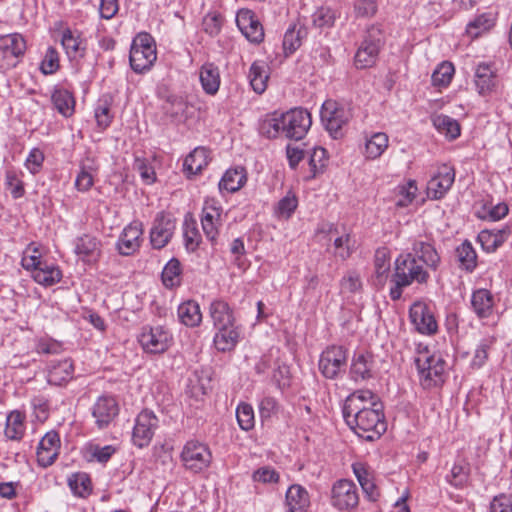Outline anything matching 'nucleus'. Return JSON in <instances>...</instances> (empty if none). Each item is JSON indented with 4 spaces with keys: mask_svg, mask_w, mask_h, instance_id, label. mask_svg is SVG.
Instances as JSON below:
<instances>
[{
    "mask_svg": "<svg viewBox=\"0 0 512 512\" xmlns=\"http://www.w3.org/2000/svg\"><path fill=\"white\" fill-rule=\"evenodd\" d=\"M311 124V114L306 109L294 108L265 121L262 130L268 138L283 136L298 141L305 137Z\"/></svg>",
    "mask_w": 512,
    "mask_h": 512,
    "instance_id": "1",
    "label": "nucleus"
},
{
    "mask_svg": "<svg viewBox=\"0 0 512 512\" xmlns=\"http://www.w3.org/2000/svg\"><path fill=\"white\" fill-rule=\"evenodd\" d=\"M429 277L428 271L413 256L406 253L399 255L395 260L394 272L391 278L393 286L389 291L390 298L393 301L399 300L404 288L414 282L426 284Z\"/></svg>",
    "mask_w": 512,
    "mask_h": 512,
    "instance_id": "2",
    "label": "nucleus"
},
{
    "mask_svg": "<svg viewBox=\"0 0 512 512\" xmlns=\"http://www.w3.org/2000/svg\"><path fill=\"white\" fill-rule=\"evenodd\" d=\"M344 420L358 437L370 442L378 440L387 430L383 404Z\"/></svg>",
    "mask_w": 512,
    "mask_h": 512,
    "instance_id": "3",
    "label": "nucleus"
},
{
    "mask_svg": "<svg viewBox=\"0 0 512 512\" xmlns=\"http://www.w3.org/2000/svg\"><path fill=\"white\" fill-rule=\"evenodd\" d=\"M418 356L415 358L421 385L430 389L439 386L444 382L445 360L436 354H429L427 346L419 344L417 347Z\"/></svg>",
    "mask_w": 512,
    "mask_h": 512,
    "instance_id": "4",
    "label": "nucleus"
},
{
    "mask_svg": "<svg viewBox=\"0 0 512 512\" xmlns=\"http://www.w3.org/2000/svg\"><path fill=\"white\" fill-rule=\"evenodd\" d=\"M157 59L156 45L147 33L138 34L131 45L129 62L136 73H144L153 66Z\"/></svg>",
    "mask_w": 512,
    "mask_h": 512,
    "instance_id": "5",
    "label": "nucleus"
},
{
    "mask_svg": "<svg viewBox=\"0 0 512 512\" xmlns=\"http://www.w3.org/2000/svg\"><path fill=\"white\" fill-rule=\"evenodd\" d=\"M384 45V37L380 27L372 25L366 31L364 39L354 57L355 66L358 69L372 67L379 56L380 50Z\"/></svg>",
    "mask_w": 512,
    "mask_h": 512,
    "instance_id": "6",
    "label": "nucleus"
},
{
    "mask_svg": "<svg viewBox=\"0 0 512 512\" xmlns=\"http://www.w3.org/2000/svg\"><path fill=\"white\" fill-rule=\"evenodd\" d=\"M348 350L341 345H330L320 354L318 368L326 379H337L347 366Z\"/></svg>",
    "mask_w": 512,
    "mask_h": 512,
    "instance_id": "7",
    "label": "nucleus"
},
{
    "mask_svg": "<svg viewBox=\"0 0 512 512\" xmlns=\"http://www.w3.org/2000/svg\"><path fill=\"white\" fill-rule=\"evenodd\" d=\"M180 457L185 469L193 473L206 470L212 462L209 447L195 440H190L184 445Z\"/></svg>",
    "mask_w": 512,
    "mask_h": 512,
    "instance_id": "8",
    "label": "nucleus"
},
{
    "mask_svg": "<svg viewBox=\"0 0 512 512\" xmlns=\"http://www.w3.org/2000/svg\"><path fill=\"white\" fill-rule=\"evenodd\" d=\"M411 252L415 260L421 261L428 269L436 271L441 264V257L435 247V240L431 234H420L410 239Z\"/></svg>",
    "mask_w": 512,
    "mask_h": 512,
    "instance_id": "9",
    "label": "nucleus"
},
{
    "mask_svg": "<svg viewBox=\"0 0 512 512\" xmlns=\"http://www.w3.org/2000/svg\"><path fill=\"white\" fill-rule=\"evenodd\" d=\"M26 51V41L19 33L0 36V66L14 68Z\"/></svg>",
    "mask_w": 512,
    "mask_h": 512,
    "instance_id": "10",
    "label": "nucleus"
},
{
    "mask_svg": "<svg viewBox=\"0 0 512 512\" xmlns=\"http://www.w3.org/2000/svg\"><path fill=\"white\" fill-rule=\"evenodd\" d=\"M351 118L349 110L333 100H326L321 109V120L330 135L337 139L342 136V128Z\"/></svg>",
    "mask_w": 512,
    "mask_h": 512,
    "instance_id": "11",
    "label": "nucleus"
},
{
    "mask_svg": "<svg viewBox=\"0 0 512 512\" xmlns=\"http://www.w3.org/2000/svg\"><path fill=\"white\" fill-rule=\"evenodd\" d=\"M172 340V334L161 325L144 326L139 335V342L142 348L152 354L165 352L171 345Z\"/></svg>",
    "mask_w": 512,
    "mask_h": 512,
    "instance_id": "12",
    "label": "nucleus"
},
{
    "mask_svg": "<svg viewBox=\"0 0 512 512\" xmlns=\"http://www.w3.org/2000/svg\"><path fill=\"white\" fill-rule=\"evenodd\" d=\"M159 420L153 411L144 409L135 419L132 442L138 448L147 447L158 428Z\"/></svg>",
    "mask_w": 512,
    "mask_h": 512,
    "instance_id": "13",
    "label": "nucleus"
},
{
    "mask_svg": "<svg viewBox=\"0 0 512 512\" xmlns=\"http://www.w3.org/2000/svg\"><path fill=\"white\" fill-rule=\"evenodd\" d=\"M359 495L355 483L341 479L334 483L331 490V504L340 511H349L358 506Z\"/></svg>",
    "mask_w": 512,
    "mask_h": 512,
    "instance_id": "14",
    "label": "nucleus"
},
{
    "mask_svg": "<svg viewBox=\"0 0 512 512\" xmlns=\"http://www.w3.org/2000/svg\"><path fill=\"white\" fill-rule=\"evenodd\" d=\"M376 404H382L377 394L369 389H360L352 392L344 401L343 418L361 414L362 411L376 408Z\"/></svg>",
    "mask_w": 512,
    "mask_h": 512,
    "instance_id": "15",
    "label": "nucleus"
},
{
    "mask_svg": "<svg viewBox=\"0 0 512 512\" xmlns=\"http://www.w3.org/2000/svg\"><path fill=\"white\" fill-rule=\"evenodd\" d=\"M176 228L175 219L168 213L160 212L156 215L151 230L150 243L154 249H162L173 237Z\"/></svg>",
    "mask_w": 512,
    "mask_h": 512,
    "instance_id": "16",
    "label": "nucleus"
},
{
    "mask_svg": "<svg viewBox=\"0 0 512 512\" xmlns=\"http://www.w3.org/2000/svg\"><path fill=\"white\" fill-rule=\"evenodd\" d=\"M95 424L99 429L107 428L119 414V405L113 396L102 395L91 408Z\"/></svg>",
    "mask_w": 512,
    "mask_h": 512,
    "instance_id": "17",
    "label": "nucleus"
},
{
    "mask_svg": "<svg viewBox=\"0 0 512 512\" xmlns=\"http://www.w3.org/2000/svg\"><path fill=\"white\" fill-rule=\"evenodd\" d=\"M455 181L453 167L443 164L427 183V196L433 200L442 199Z\"/></svg>",
    "mask_w": 512,
    "mask_h": 512,
    "instance_id": "18",
    "label": "nucleus"
},
{
    "mask_svg": "<svg viewBox=\"0 0 512 512\" xmlns=\"http://www.w3.org/2000/svg\"><path fill=\"white\" fill-rule=\"evenodd\" d=\"M409 317L416 330L425 335L437 332L438 324L428 305L424 302H415L409 310Z\"/></svg>",
    "mask_w": 512,
    "mask_h": 512,
    "instance_id": "19",
    "label": "nucleus"
},
{
    "mask_svg": "<svg viewBox=\"0 0 512 512\" xmlns=\"http://www.w3.org/2000/svg\"><path fill=\"white\" fill-rule=\"evenodd\" d=\"M236 24L242 34L251 43L259 44L264 39V29L255 13L249 9H241L236 15Z\"/></svg>",
    "mask_w": 512,
    "mask_h": 512,
    "instance_id": "20",
    "label": "nucleus"
},
{
    "mask_svg": "<svg viewBox=\"0 0 512 512\" xmlns=\"http://www.w3.org/2000/svg\"><path fill=\"white\" fill-rule=\"evenodd\" d=\"M74 252L86 264H95L102 254V243L93 235L84 234L75 241Z\"/></svg>",
    "mask_w": 512,
    "mask_h": 512,
    "instance_id": "21",
    "label": "nucleus"
},
{
    "mask_svg": "<svg viewBox=\"0 0 512 512\" xmlns=\"http://www.w3.org/2000/svg\"><path fill=\"white\" fill-rule=\"evenodd\" d=\"M60 450V437L56 431L47 432L37 447V461L41 467L52 465L58 457Z\"/></svg>",
    "mask_w": 512,
    "mask_h": 512,
    "instance_id": "22",
    "label": "nucleus"
},
{
    "mask_svg": "<svg viewBox=\"0 0 512 512\" xmlns=\"http://www.w3.org/2000/svg\"><path fill=\"white\" fill-rule=\"evenodd\" d=\"M143 224L140 221H133L124 228L118 242L117 248L120 254L129 256L136 252L141 243Z\"/></svg>",
    "mask_w": 512,
    "mask_h": 512,
    "instance_id": "23",
    "label": "nucleus"
},
{
    "mask_svg": "<svg viewBox=\"0 0 512 512\" xmlns=\"http://www.w3.org/2000/svg\"><path fill=\"white\" fill-rule=\"evenodd\" d=\"M512 231L508 225L501 229H485L478 234V242L484 251L491 253L496 251L509 238Z\"/></svg>",
    "mask_w": 512,
    "mask_h": 512,
    "instance_id": "24",
    "label": "nucleus"
},
{
    "mask_svg": "<svg viewBox=\"0 0 512 512\" xmlns=\"http://www.w3.org/2000/svg\"><path fill=\"white\" fill-rule=\"evenodd\" d=\"M74 365L71 359L66 358L52 362L48 369L47 381L51 385L61 386L73 378Z\"/></svg>",
    "mask_w": 512,
    "mask_h": 512,
    "instance_id": "25",
    "label": "nucleus"
},
{
    "mask_svg": "<svg viewBox=\"0 0 512 512\" xmlns=\"http://www.w3.org/2000/svg\"><path fill=\"white\" fill-rule=\"evenodd\" d=\"M221 216V208L216 207L214 204L209 202L205 203L202 211L201 224L202 229L209 241L215 243L218 236L217 224L219 223Z\"/></svg>",
    "mask_w": 512,
    "mask_h": 512,
    "instance_id": "26",
    "label": "nucleus"
},
{
    "mask_svg": "<svg viewBox=\"0 0 512 512\" xmlns=\"http://www.w3.org/2000/svg\"><path fill=\"white\" fill-rule=\"evenodd\" d=\"M374 360L369 353H356L350 366V377L353 381H364L372 378Z\"/></svg>",
    "mask_w": 512,
    "mask_h": 512,
    "instance_id": "27",
    "label": "nucleus"
},
{
    "mask_svg": "<svg viewBox=\"0 0 512 512\" xmlns=\"http://www.w3.org/2000/svg\"><path fill=\"white\" fill-rule=\"evenodd\" d=\"M285 498L288 512H307L310 506L307 490L298 484H293L288 488Z\"/></svg>",
    "mask_w": 512,
    "mask_h": 512,
    "instance_id": "28",
    "label": "nucleus"
},
{
    "mask_svg": "<svg viewBox=\"0 0 512 512\" xmlns=\"http://www.w3.org/2000/svg\"><path fill=\"white\" fill-rule=\"evenodd\" d=\"M209 161V150L204 147H197L185 158L183 171L190 178L199 174L208 165Z\"/></svg>",
    "mask_w": 512,
    "mask_h": 512,
    "instance_id": "29",
    "label": "nucleus"
},
{
    "mask_svg": "<svg viewBox=\"0 0 512 512\" xmlns=\"http://www.w3.org/2000/svg\"><path fill=\"white\" fill-rule=\"evenodd\" d=\"M471 306L479 318H488L493 313L494 296L487 289H477L472 293Z\"/></svg>",
    "mask_w": 512,
    "mask_h": 512,
    "instance_id": "30",
    "label": "nucleus"
},
{
    "mask_svg": "<svg viewBox=\"0 0 512 512\" xmlns=\"http://www.w3.org/2000/svg\"><path fill=\"white\" fill-rule=\"evenodd\" d=\"M217 332L213 342L215 348L221 352L231 351L235 348L239 341V331L235 324L228 325L223 328H216Z\"/></svg>",
    "mask_w": 512,
    "mask_h": 512,
    "instance_id": "31",
    "label": "nucleus"
},
{
    "mask_svg": "<svg viewBox=\"0 0 512 512\" xmlns=\"http://www.w3.org/2000/svg\"><path fill=\"white\" fill-rule=\"evenodd\" d=\"M200 82L205 93L215 95L220 87L219 68L214 63H204L200 68Z\"/></svg>",
    "mask_w": 512,
    "mask_h": 512,
    "instance_id": "32",
    "label": "nucleus"
},
{
    "mask_svg": "<svg viewBox=\"0 0 512 512\" xmlns=\"http://www.w3.org/2000/svg\"><path fill=\"white\" fill-rule=\"evenodd\" d=\"M209 312L215 329L235 324L233 312L225 301H213L210 305Z\"/></svg>",
    "mask_w": 512,
    "mask_h": 512,
    "instance_id": "33",
    "label": "nucleus"
},
{
    "mask_svg": "<svg viewBox=\"0 0 512 512\" xmlns=\"http://www.w3.org/2000/svg\"><path fill=\"white\" fill-rule=\"evenodd\" d=\"M34 280L44 286H52L62 278L59 267L42 261L33 271Z\"/></svg>",
    "mask_w": 512,
    "mask_h": 512,
    "instance_id": "34",
    "label": "nucleus"
},
{
    "mask_svg": "<svg viewBox=\"0 0 512 512\" xmlns=\"http://www.w3.org/2000/svg\"><path fill=\"white\" fill-rule=\"evenodd\" d=\"M68 486L73 495L79 498H87L93 491V484L86 472L72 473L67 479Z\"/></svg>",
    "mask_w": 512,
    "mask_h": 512,
    "instance_id": "35",
    "label": "nucleus"
},
{
    "mask_svg": "<svg viewBox=\"0 0 512 512\" xmlns=\"http://www.w3.org/2000/svg\"><path fill=\"white\" fill-rule=\"evenodd\" d=\"M250 85L257 94H262L267 88L269 79L268 66L264 61H254L248 75Z\"/></svg>",
    "mask_w": 512,
    "mask_h": 512,
    "instance_id": "36",
    "label": "nucleus"
},
{
    "mask_svg": "<svg viewBox=\"0 0 512 512\" xmlns=\"http://www.w3.org/2000/svg\"><path fill=\"white\" fill-rule=\"evenodd\" d=\"M51 100L54 108L64 117H70L74 113L75 99L73 94L66 89H55Z\"/></svg>",
    "mask_w": 512,
    "mask_h": 512,
    "instance_id": "37",
    "label": "nucleus"
},
{
    "mask_svg": "<svg viewBox=\"0 0 512 512\" xmlns=\"http://www.w3.org/2000/svg\"><path fill=\"white\" fill-rule=\"evenodd\" d=\"M389 137L384 132L373 133L365 142V156L367 159L379 158L388 148Z\"/></svg>",
    "mask_w": 512,
    "mask_h": 512,
    "instance_id": "38",
    "label": "nucleus"
},
{
    "mask_svg": "<svg viewBox=\"0 0 512 512\" xmlns=\"http://www.w3.org/2000/svg\"><path fill=\"white\" fill-rule=\"evenodd\" d=\"M247 177L243 167L228 169L219 182V189L236 192L246 183Z\"/></svg>",
    "mask_w": 512,
    "mask_h": 512,
    "instance_id": "39",
    "label": "nucleus"
},
{
    "mask_svg": "<svg viewBox=\"0 0 512 512\" xmlns=\"http://www.w3.org/2000/svg\"><path fill=\"white\" fill-rule=\"evenodd\" d=\"M177 314L180 322L188 327H196L202 321L199 304L195 301H187L180 304Z\"/></svg>",
    "mask_w": 512,
    "mask_h": 512,
    "instance_id": "40",
    "label": "nucleus"
},
{
    "mask_svg": "<svg viewBox=\"0 0 512 512\" xmlns=\"http://www.w3.org/2000/svg\"><path fill=\"white\" fill-rule=\"evenodd\" d=\"M475 86L480 95H486L495 86V76L487 64H479L475 71Z\"/></svg>",
    "mask_w": 512,
    "mask_h": 512,
    "instance_id": "41",
    "label": "nucleus"
},
{
    "mask_svg": "<svg viewBox=\"0 0 512 512\" xmlns=\"http://www.w3.org/2000/svg\"><path fill=\"white\" fill-rule=\"evenodd\" d=\"M25 415L20 411L10 412L6 418L5 435L10 440H20L25 433Z\"/></svg>",
    "mask_w": 512,
    "mask_h": 512,
    "instance_id": "42",
    "label": "nucleus"
},
{
    "mask_svg": "<svg viewBox=\"0 0 512 512\" xmlns=\"http://www.w3.org/2000/svg\"><path fill=\"white\" fill-rule=\"evenodd\" d=\"M456 255L461 269L467 272H473L475 270L477 267V253L470 241L465 240L462 242L456 248Z\"/></svg>",
    "mask_w": 512,
    "mask_h": 512,
    "instance_id": "43",
    "label": "nucleus"
},
{
    "mask_svg": "<svg viewBox=\"0 0 512 512\" xmlns=\"http://www.w3.org/2000/svg\"><path fill=\"white\" fill-rule=\"evenodd\" d=\"M434 127L444 134L450 140H454L460 136V124L453 118L447 115H436L432 118Z\"/></svg>",
    "mask_w": 512,
    "mask_h": 512,
    "instance_id": "44",
    "label": "nucleus"
},
{
    "mask_svg": "<svg viewBox=\"0 0 512 512\" xmlns=\"http://www.w3.org/2000/svg\"><path fill=\"white\" fill-rule=\"evenodd\" d=\"M495 25V19L491 13H482L476 16L466 26V33L471 38H477L489 31Z\"/></svg>",
    "mask_w": 512,
    "mask_h": 512,
    "instance_id": "45",
    "label": "nucleus"
},
{
    "mask_svg": "<svg viewBox=\"0 0 512 512\" xmlns=\"http://www.w3.org/2000/svg\"><path fill=\"white\" fill-rule=\"evenodd\" d=\"M470 466L465 460L454 463L446 475V481L455 488H463L469 479Z\"/></svg>",
    "mask_w": 512,
    "mask_h": 512,
    "instance_id": "46",
    "label": "nucleus"
},
{
    "mask_svg": "<svg viewBox=\"0 0 512 512\" xmlns=\"http://www.w3.org/2000/svg\"><path fill=\"white\" fill-rule=\"evenodd\" d=\"M61 43L69 58L72 59L84 55L85 47L83 46V40L70 29H66L63 32Z\"/></svg>",
    "mask_w": 512,
    "mask_h": 512,
    "instance_id": "47",
    "label": "nucleus"
},
{
    "mask_svg": "<svg viewBox=\"0 0 512 512\" xmlns=\"http://www.w3.org/2000/svg\"><path fill=\"white\" fill-rule=\"evenodd\" d=\"M181 264L176 258L168 261L162 271V282L165 287L173 288L180 285L181 282Z\"/></svg>",
    "mask_w": 512,
    "mask_h": 512,
    "instance_id": "48",
    "label": "nucleus"
},
{
    "mask_svg": "<svg viewBox=\"0 0 512 512\" xmlns=\"http://www.w3.org/2000/svg\"><path fill=\"white\" fill-rule=\"evenodd\" d=\"M338 14L330 7L322 6L312 15V22L316 28L329 29L334 26Z\"/></svg>",
    "mask_w": 512,
    "mask_h": 512,
    "instance_id": "49",
    "label": "nucleus"
},
{
    "mask_svg": "<svg viewBox=\"0 0 512 512\" xmlns=\"http://www.w3.org/2000/svg\"><path fill=\"white\" fill-rule=\"evenodd\" d=\"M328 163L327 151L322 147H315L309 157L311 175L308 179L315 178L323 173Z\"/></svg>",
    "mask_w": 512,
    "mask_h": 512,
    "instance_id": "50",
    "label": "nucleus"
},
{
    "mask_svg": "<svg viewBox=\"0 0 512 512\" xmlns=\"http://www.w3.org/2000/svg\"><path fill=\"white\" fill-rule=\"evenodd\" d=\"M454 66L448 61L438 65L433 72L431 79L434 86H447L450 84L454 75Z\"/></svg>",
    "mask_w": 512,
    "mask_h": 512,
    "instance_id": "51",
    "label": "nucleus"
},
{
    "mask_svg": "<svg viewBox=\"0 0 512 512\" xmlns=\"http://www.w3.org/2000/svg\"><path fill=\"white\" fill-rule=\"evenodd\" d=\"M236 418L239 427L244 431L254 428L255 417L253 407L248 403H240L236 409Z\"/></svg>",
    "mask_w": 512,
    "mask_h": 512,
    "instance_id": "52",
    "label": "nucleus"
},
{
    "mask_svg": "<svg viewBox=\"0 0 512 512\" xmlns=\"http://www.w3.org/2000/svg\"><path fill=\"white\" fill-rule=\"evenodd\" d=\"M334 254L341 260H347L354 251V244L350 234H344L334 240Z\"/></svg>",
    "mask_w": 512,
    "mask_h": 512,
    "instance_id": "53",
    "label": "nucleus"
},
{
    "mask_svg": "<svg viewBox=\"0 0 512 512\" xmlns=\"http://www.w3.org/2000/svg\"><path fill=\"white\" fill-rule=\"evenodd\" d=\"M374 268L377 279L382 281L390 269V258L385 248L376 251L374 256Z\"/></svg>",
    "mask_w": 512,
    "mask_h": 512,
    "instance_id": "54",
    "label": "nucleus"
},
{
    "mask_svg": "<svg viewBox=\"0 0 512 512\" xmlns=\"http://www.w3.org/2000/svg\"><path fill=\"white\" fill-rule=\"evenodd\" d=\"M184 240L187 250L193 252L198 248L201 242V235L196 227L195 222L185 221Z\"/></svg>",
    "mask_w": 512,
    "mask_h": 512,
    "instance_id": "55",
    "label": "nucleus"
},
{
    "mask_svg": "<svg viewBox=\"0 0 512 512\" xmlns=\"http://www.w3.org/2000/svg\"><path fill=\"white\" fill-rule=\"evenodd\" d=\"M42 262L38 248L34 243H30L23 252L21 259L22 267L33 271Z\"/></svg>",
    "mask_w": 512,
    "mask_h": 512,
    "instance_id": "56",
    "label": "nucleus"
},
{
    "mask_svg": "<svg viewBox=\"0 0 512 512\" xmlns=\"http://www.w3.org/2000/svg\"><path fill=\"white\" fill-rule=\"evenodd\" d=\"M59 54L54 47H48L41 62L40 69L43 74L50 75L59 69Z\"/></svg>",
    "mask_w": 512,
    "mask_h": 512,
    "instance_id": "57",
    "label": "nucleus"
},
{
    "mask_svg": "<svg viewBox=\"0 0 512 512\" xmlns=\"http://www.w3.org/2000/svg\"><path fill=\"white\" fill-rule=\"evenodd\" d=\"M280 405L274 397L266 396L259 403V414L262 421L269 420L279 412Z\"/></svg>",
    "mask_w": 512,
    "mask_h": 512,
    "instance_id": "58",
    "label": "nucleus"
},
{
    "mask_svg": "<svg viewBox=\"0 0 512 512\" xmlns=\"http://www.w3.org/2000/svg\"><path fill=\"white\" fill-rule=\"evenodd\" d=\"M298 201L295 195L287 194L277 204L276 214L288 219L297 208Z\"/></svg>",
    "mask_w": 512,
    "mask_h": 512,
    "instance_id": "59",
    "label": "nucleus"
},
{
    "mask_svg": "<svg viewBox=\"0 0 512 512\" xmlns=\"http://www.w3.org/2000/svg\"><path fill=\"white\" fill-rule=\"evenodd\" d=\"M203 29L210 36H216L220 33L223 18L220 14L210 13L206 15L203 19Z\"/></svg>",
    "mask_w": 512,
    "mask_h": 512,
    "instance_id": "60",
    "label": "nucleus"
},
{
    "mask_svg": "<svg viewBox=\"0 0 512 512\" xmlns=\"http://www.w3.org/2000/svg\"><path fill=\"white\" fill-rule=\"evenodd\" d=\"M417 186L414 181H409L406 185L399 187L400 199L397 200L398 207H406L412 203L416 197Z\"/></svg>",
    "mask_w": 512,
    "mask_h": 512,
    "instance_id": "61",
    "label": "nucleus"
},
{
    "mask_svg": "<svg viewBox=\"0 0 512 512\" xmlns=\"http://www.w3.org/2000/svg\"><path fill=\"white\" fill-rule=\"evenodd\" d=\"M89 452L91 455L90 460H96L100 463H106L116 452V448L112 445H106L103 447L99 445H91L89 448Z\"/></svg>",
    "mask_w": 512,
    "mask_h": 512,
    "instance_id": "62",
    "label": "nucleus"
},
{
    "mask_svg": "<svg viewBox=\"0 0 512 512\" xmlns=\"http://www.w3.org/2000/svg\"><path fill=\"white\" fill-rule=\"evenodd\" d=\"M343 292L355 293L362 288L360 276L355 271H349L340 282Z\"/></svg>",
    "mask_w": 512,
    "mask_h": 512,
    "instance_id": "63",
    "label": "nucleus"
},
{
    "mask_svg": "<svg viewBox=\"0 0 512 512\" xmlns=\"http://www.w3.org/2000/svg\"><path fill=\"white\" fill-rule=\"evenodd\" d=\"M490 512H512V496L501 493L490 502Z\"/></svg>",
    "mask_w": 512,
    "mask_h": 512,
    "instance_id": "64",
    "label": "nucleus"
}]
</instances>
